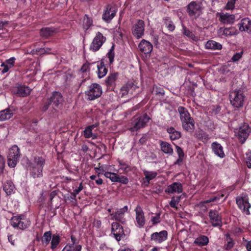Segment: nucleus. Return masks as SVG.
<instances>
[{"label":"nucleus","instance_id":"nucleus-2","mask_svg":"<svg viewBox=\"0 0 251 251\" xmlns=\"http://www.w3.org/2000/svg\"><path fill=\"white\" fill-rule=\"evenodd\" d=\"M150 120V118L147 113L134 116L131 122L132 126L129 129L130 130L134 132L145 127Z\"/></svg>","mask_w":251,"mask_h":251},{"label":"nucleus","instance_id":"nucleus-28","mask_svg":"<svg viewBox=\"0 0 251 251\" xmlns=\"http://www.w3.org/2000/svg\"><path fill=\"white\" fill-rule=\"evenodd\" d=\"M159 144L161 151L164 153L169 154L170 155H172L173 153V149L172 145L170 143L165 141L159 140Z\"/></svg>","mask_w":251,"mask_h":251},{"label":"nucleus","instance_id":"nucleus-22","mask_svg":"<svg viewBox=\"0 0 251 251\" xmlns=\"http://www.w3.org/2000/svg\"><path fill=\"white\" fill-rule=\"evenodd\" d=\"M128 211L127 206H125L122 208H121L115 212H113L111 215L113 216L112 219L118 221L124 224L125 222V219L124 218L125 214Z\"/></svg>","mask_w":251,"mask_h":251},{"label":"nucleus","instance_id":"nucleus-63","mask_svg":"<svg viewBox=\"0 0 251 251\" xmlns=\"http://www.w3.org/2000/svg\"><path fill=\"white\" fill-rule=\"evenodd\" d=\"M155 91L156 95H160L161 96H163L164 95V90L160 87H155Z\"/></svg>","mask_w":251,"mask_h":251},{"label":"nucleus","instance_id":"nucleus-64","mask_svg":"<svg viewBox=\"0 0 251 251\" xmlns=\"http://www.w3.org/2000/svg\"><path fill=\"white\" fill-rule=\"evenodd\" d=\"M246 164L248 168H251V153L247 154Z\"/></svg>","mask_w":251,"mask_h":251},{"label":"nucleus","instance_id":"nucleus-41","mask_svg":"<svg viewBox=\"0 0 251 251\" xmlns=\"http://www.w3.org/2000/svg\"><path fill=\"white\" fill-rule=\"evenodd\" d=\"M163 22L165 26L170 31H173L175 29V25L171 18L169 17H166L163 18Z\"/></svg>","mask_w":251,"mask_h":251},{"label":"nucleus","instance_id":"nucleus-39","mask_svg":"<svg viewBox=\"0 0 251 251\" xmlns=\"http://www.w3.org/2000/svg\"><path fill=\"white\" fill-rule=\"evenodd\" d=\"M52 236L50 231H46L41 239L42 244L45 246H47L51 241Z\"/></svg>","mask_w":251,"mask_h":251},{"label":"nucleus","instance_id":"nucleus-12","mask_svg":"<svg viewBox=\"0 0 251 251\" xmlns=\"http://www.w3.org/2000/svg\"><path fill=\"white\" fill-rule=\"evenodd\" d=\"M209 221L213 227H221L222 217L220 213L216 210H210L208 212Z\"/></svg>","mask_w":251,"mask_h":251},{"label":"nucleus","instance_id":"nucleus-26","mask_svg":"<svg viewBox=\"0 0 251 251\" xmlns=\"http://www.w3.org/2000/svg\"><path fill=\"white\" fill-rule=\"evenodd\" d=\"M211 147L213 151L216 155L220 158H224L225 156L223 148L220 144L217 142H213L211 144Z\"/></svg>","mask_w":251,"mask_h":251},{"label":"nucleus","instance_id":"nucleus-6","mask_svg":"<svg viewBox=\"0 0 251 251\" xmlns=\"http://www.w3.org/2000/svg\"><path fill=\"white\" fill-rule=\"evenodd\" d=\"M20 156V150L17 146H13L9 151L8 164L10 167L14 168L19 160Z\"/></svg>","mask_w":251,"mask_h":251},{"label":"nucleus","instance_id":"nucleus-30","mask_svg":"<svg viewBox=\"0 0 251 251\" xmlns=\"http://www.w3.org/2000/svg\"><path fill=\"white\" fill-rule=\"evenodd\" d=\"M209 243V239L205 235H200L194 242V244L199 247H201L208 245Z\"/></svg>","mask_w":251,"mask_h":251},{"label":"nucleus","instance_id":"nucleus-49","mask_svg":"<svg viewBox=\"0 0 251 251\" xmlns=\"http://www.w3.org/2000/svg\"><path fill=\"white\" fill-rule=\"evenodd\" d=\"M116 182H119L123 184H127L129 180L128 178L124 176H119L117 175V177Z\"/></svg>","mask_w":251,"mask_h":251},{"label":"nucleus","instance_id":"nucleus-33","mask_svg":"<svg viewBox=\"0 0 251 251\" xmlns=\"http://www.w3.org/2000/svg\"><path fill=\"white\" fill-rule=\"evenodd\" d=\"M12 110L7 108L0 111V121L10 119L13 115Z\"/></svg>","mask_w":251,"mask_h":251},{"label":"nucleus","instance_id":"nucleus-16","mask_svg":"<svg viewBox=\"0 0 251 251\" xmlns=\"http://www.w3.org/2000/svg\"><path fill=\"white\" fill-rule=\"evenodd\" d=\"M13 92L19 97H25L29 95L30 90L28 86L17 83L14 87Z\"/></svg>","mask_w":251,"mask_h":251},{"label":"nucleus","instance_id":"nucleus-57","mask_svg":"<svg viewBox=\"0 0 251 251\" xmlns=\"http://www.w3.org/2000/svg\"><path fill=\"white\" fill-rule=\"evenodd\" d=\"M93 136L92 131H91V129H88L87 127H85V130H84V136L86 138H90L91 136Z\"/></svg>","mask_w":251,"mask_h":251},{"label":"nucleus","instance_id":"nucleus-7","mask_svg":"<svg viewBox=\"0 0 251 251\" xmlns=\"http://www.w3.org/2000/svg\"><path fill=\"white\" fill-rule=\"evenodd\" d=\"M49 99L51 103L53 109L55 111L62 108L64 98L61 93L57 91L53 92L51 96Z\"/></svg>","mask_w":251,"mask_h":251},{"label":"nucleus","instance_id":"nucleus-35","mask_svg":"<svg viewBox=\"0 0 251 251\" xmlns=\"http://www.w3.org/2000/svg\"><path fill=\"white\" fill-rule=\"evenodd\" d=\"M96 169L101 171L102 170L101 174L104 175V176L108 178H109L110 180L112 182H116L117 177V174L114 173H111L109 172H105L103 169H101L100 168H97ZM100 173H99L98 174V176L99 177L100 176Z\"/></svg>","mask_w":251,"mask_h":251},{"label":"nucleus","instance_id":"nucleus-5","mask_svg":"<svg viewBox=\"0 0 251 251\" xmlns=\"http://www.w3.org/2000/svg\"><path fill=\"white\" fill-rule=\"evenodd\" d=\"M251 132V128L247 123H245L241 125L236 135L239 142L241 144L245 143Z\"/></svg>","mask_w":251,"mask_h":251},{"label":"nucleus","instance_id":"nucleus-62","mask_svg":"<svg viewBox=\"0 0 251 251\" xmlns=\"http://www.w3.org/2000/svg\"><path fill=\"white\" fill-rule=\"evenodd\" d=\"M50 105H51V103L49 99H48L47 101L44 103L42 107V110L44 111H47Z\"/></svg>","mask_w":251,"mask_h":251},{"label":"nucleus","instance_id":"nucleus-54","mask_svg":"<svg viewBox=\"0 0 251 251\" xmlns=\"http://www.w3.org/2000/svg\"><path fill=\"white\" fill-rule=\"evenodd\" d=\"M15 60V58L12 57L6 60L4 63L6 64L9 68H11L14 66Z\"/></svg>","mask_w":251,"mask_h":251},{"label":"nucleus","instance_id":"nucleus-45","mask_svg":"<svg viewBox=\"0 0 251 251\" xmlns=\"http://www.w3.org/2000/svg\"><path fill=\"white\" fill-rule=\"evenodd\" d=\"M118 162L120 165L121 166V167L119 169L122 170L124 174H126L128 172L131 171L132 170L131 167L124 161L119 160Z\"/></svg>","mask_w":251,"mask_h":251},{"label":"nucleus","instance_id":"nucleus-59","mask_svg":"<svg viewBox=\"0 0 251 251\" xmlns=\"http://www.w3.org/2000/svg\"><path fill=\"white\" fill-rule=\"evenodd\" d=\"M242 54L243 53L242 52H236L235 54L233 55V56L231 58V60L233 62L238 61L241 58Z\"/></svg>","mask_w":251,"mask_h":251},{"label":"nucleus","instance_id":"nucleus-60","mask_svg":"<svg viewBox=\"0 0 251 251\" xmlns=\"http://www.w3.org/2000/svg\"><path fill=\"white\" fill-rule=\"evenodd\" d=\"M83 189V184L82 182H81L79 184V185L77 189H75L74 191L73 192L74 193V197H76V195L79 194V193L82 191Z\"/></svg>","mask_w":251,"mask_h":251},{"label":"nucleus","instance_id":"nucleus-58","mask_svg":"<svg viewBox=\"0 0 251 251\" xmlns=\"http://www.w3.org/2000/svg\"><path fill=\"white\" fill-rule=\"evenodd\" d=\"M90 63L86 62L84 63L80 68V71L82 73H86L87 71H89V65Z\"/></svg>","mask_w":251,"mask_h":251},{"label":"nucleus","instance_id":"nucleus-43","mask_svg":"<svg viewBox=\"0 0 251 251\" xmlns=\"http://www.w3.org/2000/svg\"><path fill=\"white\" fill-rule=\"evenodd\" d=\"M226 236V243L225 244V250H229L234 247L235 243L233 239L231 238L229 234L227 233Z\"/></svg>","mask_w":251,"mask_h":251},{"label":"nucleus","instance_id":"nucleus-23","mask_svg":"<svg viewBox=\"0 0 251 251\" xmlns=\"http://www.w3.org/2000/svg\"><path fill=\"white\" fill-rule=\"evenodd\" d=\"M119 76L117 72L110 73L105 80V83L107 88L110 89H113L116 85V81Z\"/></svg>","mask_w":251,"mask_h":251},{"label":"nucleus","instance_id":"nucleus-40","mask_svg":"<svg viewBox=\"0 0 251 251\" xmlns=\"http://www.w3.org/2000/svg\"><path fill=\"white\" fill-rule=\"evenodd\" d=\"M93 20L88 16L85 15L83 20V28L86 31L93 25Z\"/></svg>","mask_w":251,"mask_h":251},{"label":"nucleus","instance_id":"nucleus-17","mask_svg":"<svg viewBox=\"0 0 251 251\" xmlns=\"http://www.w3.org/2000/svg\"><path fill=\"white\" fill-rule=\"evenodd\" d=\"M57 32L58 29L54 27H44L40 29L39 34L44 39H49L55 35Z\"/></svg>","mask_w":251,"mask_h":251},{"label":"nucleus","instance_id":"nucleus-37","mask_svg":"<svg viewBox=\"0 0 251 251\" xmlns=\"http://www.w3.org/2000/svg\"><path fill=\"white\" fill-rule=\"evenodd\" d=\"M61 241V237L58 234H54L52 235L51 239L50 249L52 250L57 248Z\"/></svg>","mask_w":251,"mask_h":251},{"label":"nucleus","instance_id":"nucleus-11","mask_svg":"<svg viewBox=\"0 0 251 251\" xmlns=\"http://www.w3.org/2000/svg\"><path fill=\"white\" fill-rule=\"evenodd\" d=\"M86 94L90 100H94L101 96L102 94L101 87L98 83H93L89 86V89L86 92Z\"/></svg>","mask_w":251,"mask_h":251},{"label":"nucleus","instance_id":"nucleus-10","mask_svg":"<svg viewBox=\"0 0 251 251\" xmlns=\"http://www.w3.org/2000/svg\"><path fill=\"white\" fill-rule=\"evenodd\" d=\"M201 9L200 3L193 1L187 5L186 11L190 17L196 19L201 14Z\"/></svg>","mask_w":251,"mask_h":251},{"label":"nucleus","instance_id":"nucleus-46","mask_svg":"<svg viewBox=\"0 0 251 251\" xmlns=\"http://www.w3.org/2000/svg\"><path fill=\"white\" fill-rule=\"evenodd\" d=\"M115 45L113 44L110 49L109 50L106 56L109 59L110 64H112L114 60L115 52H114Z\"/></svg>","mask_w":251,"mask_h":251},{"label":"nucleus","instance_id":"nucleus-47","mask_svg":"<svg viewBox=\"0 0 251 251\" xmlns=\"http://www.w3.org/2000/svg\"><path fill=\"white\" fill-rule=\"evenodd\" d=\"M180 200V197H177L176 198H175V197H173L171 198V200L169 203L170 206L174 208H175L176 209H177V205L179 202Z\"/></svg>","mask_w":251,"mask_h":251},{"label":"nucleus","instance_id":"nucleus-44","mask_svg":"<svg viewBox=\"0 0 251 251\" xmlns=\"http://www.w3.org/2000/svg\"><path fill=\"white\" fill-rule=\"evenodd\" d=\"M143 172L146 178L150 181L155 178L157 175V172L155 171H149L146 170H144Z\"/></svg>","mask_w":251,"mask_h":251},{"label":"nucleus","instance_id":"nucleus-25","mask_svg":"<svg viewBox=\"0 0 251 251\" xmlns=\"http://www.w3.org/2000/svg\"><path fill=\"white\" fill-rule=\"evenodd\" d=\"M177 110L179 113L180 119L181 123L188 121L190 119H193L191 117L188 110L184 107L180 106L178 107Z\"/></svg>","mask_w":251,"mask_h":251},{"label":"nucleus","instance_id":"nucleus-14","mask_svg":"<svg viewBox=\"0 0 251 251\" xmlns=\"http://www.w3.org/2000/svg\"><path fill=\"white\" fill-rule=\"evenodd\" d=\"M117 9L111 5L108 4L104 9L102 16V19L107 23H109L116 15Z\"/></svg>","mask_w":251,"mask_h":251},{"label":"nucleus","instance_id":"nucleus-19","mask_svg":"<svg viewBox=\"0 0 251 251\" xmlns=\"http://www.w3.org/2000/svg\"><path fill=\"white\" fill-rule=\"evenodd\" d=\"M168 237V232L166 230H162L159 232H155L151 235V240L155 243H161L166 241Z\"/></svg>","mask_w":251,"mask_h":251},{"label":"nucleus","instance_id":"nucleus-18","mask_svg":"<svg viewBox=\"0 0 251 251\" xmlns=\"http://www.w3.org/2000/svg\"><path fill=\"white\" fill-rule=\"evenodd\" d=\"M140 51L144 53L146 56H150L153 49L152 45L149 41L143 39L138 45Z\"/></svg>","mask_w":251,"mask_h":251},{"label":"nucleus","instance_id":"nucleus-20","mask_svg":"<svg viewBox=\"0 0 251 251\" xmlns=\"http://www.w3.org/2000/svg\"><path fill=\"white\" fill-rule=\"evenodd\" d=\"M183 192V186L179 182H175L168 185L165 190V192L168 194L177 193L180 194Z\"/></svg>","mask_w":251,"mask_h":251},{"label":"nucleus","instance_id":"nucleus-51","mask_svg":"<svg viewBox=\"0 0 251 251\" xmlns=\"http://www.w3.org/2000/svg\"><path fill=\"white\" fill-rule=\"evenodd\" d=\"M237 0H229L227 2L226 9V10H232L235 7V3Z\"/></svg>","mask_w":251,"mask_h":251},{"label":"nucleus","instance_id":"nucleus-42","mask_svg":"<svg viewBox=\"0 0 251 251\" xmlns=\"http://www.w3.org/2000/svg\"><path fill=\"white\" fill-rule=\"evenodd\" d=\"M122 87L123 89H126L128 92L132 93L133 91L138 88V87L132 81H128L126 84L124 85Z\"/></svg>","mask_w":251,"mask_h":251},{"label":"nucleus","instance_id":"nucleus-21","mask_svg":"<svg viewBox=\"0 0 251 251\" xmlns=\"http://www.w3.org/2000/svg\"><path fill=\"white\" fill-rule=\"evenodd\" d=\"M136 222L139 227H143L145 224V218L143 210L140 205H138L135 210Z\"/></svg>","mask_w":251,"mask_h":251},{"label":"nucleus","instance_id":"nucleus-38","mask_svg":"<svg viewBox=\"0 0 251 251\" xmlns=\"http://www.w3.org/2000/svg\"><path fill=\"white\" fill-rule=\"evenodd\" d=\"M195 137L203 143H206L209 139V135L202 130L197 131L195 133Z\"/></svg>","mask_w":251,"mask_h":251},{"label":"nucleus","instance_id":"nucleus-27","mask_svg":"<svg viewBox=\"0 0 251 251\" xmlns=\"http://www.w3.org/2000/svg\"><path fill=\"white\" fill-rule=\"evenodd\" d=\"M166 131L169 134V138L172 141L178 140L181 137V132L172 126L168 127Z\"/></svg>","mask_w":251,"mask_h":251},{"label":"nucleus","instance_id":"nucleus-55","mask_svg":"<svg viewBox=\"0 0 251 251\" xmlns=\"http://www.w3.org/2000/svg\"><path fill=\"white\" fill-rule=\"evenodd\" d=\"M8 241L11 243V244L13 246L15 245V241L17 240V235L14 234H8Z\"/></svg>","mask_w":251,"mask_h":251},{"label":"nucleus","instance_id":"nucleus-53","mask_svg":"<svg viewBox=\"0 0 251 251\" xmlns=\"http://www.w3.org/2000/svg\"><path fill=\"white\" fill-rule=\"evenodd\" d=\"M217 199H218V198L216 197H213L212 198H211L209 200H205L202 201H201L200 203V204H201V206H204L205 208L206 209L207 207L205 206L206 204L210 203L211 202H214V201H216Z\"/></svg>","mask_w":251,"mask_h":251},{"label":"nucleus","instance_id":"nucleus-31","mask_svg":"<svg viewBox=\"0 0 251 251\" xmlns=\"http://www.w3.org/2000/svg\"><path fill=\"white\" fill-rule=\"evenodd\" d=\"M205 48L211 50H220L222 49V45L214 40H209L206 43Z\"/></svg>","mask_w":251,"mask_h":251},{"label":"nucleus","instance_id":"nucleus-29","mask_svg":"<svg viewBox=\"0 0 251 251\" xmlns=\"http://www.w3.org/2000/svg\"><path fill=\"white\" fill-rule=\"evenodd\" d=\"M182 123V126L184 130L188 132L192 133L195 128V122L194 119H190L188 121H185Z\"/></svg>","mask_w":251,"mask_h":251},{"label":"nucleus","instance_id":"nucleus-36","mask_svg":"<svg viewBox=\"0 0 251 251\" xmlns=\"http://www.w3.org/2000/svg\"><path fill=\"white\" fill-rule=\"evenodd\" d=\"M97 68L98 75L99 78H101L106 75L108 70L103 61H101L100 63L97 65Z\"/></svg>","mask_w":251,"mask_h":251},{"label":"nucleus","instance_id":"nucleus-61","mask_svg":"<svg viewBox=\"0 0 251 251\" xmlns=\"http://www.w3.org/2000/svg\"><path fill=\"white\" fill-rule=\"evenodd\" d=\"M176 152L178 155L179 157H184V153L183 152V150L180 148V147L178 146H176Z\"/></svg>","mask_w":251,"mask_h":251},{"label":"nucleus","instance_id":"nucleus-3","mask_svg":"<svg viewBox=\"0 0 251 251\" xmlns=\"http://www.w3.org/2000/svg\"><path fill=\"white\" fill-rule=\"evenodd\" d=\"M229 98L231 104L234 107L239 108L243 106L245 96L240 90H235L231 92Z\"/></svg>","mask_w":251,"mask_h":251},{"label":"nucleus","instance_id":"nucleus-8","mask_svg":"<svg viewBox=\"0 0 251 251\" xmlns=\"http://www.w3.org/2000/svg\"><path fill=\"white\" fill-rule=\"evenodd\" d=\"M145 24L142 20H138L132 26L131 32L133 36L137 39L141 38L144 35Z\"/></svg>","mask_w":251,"mask_h":251},{"label":"nucleus","instance_id":"nucleus-1","mask_svg":"<svg viewBox=\"0 0 251 251\" xmlns=\"http://www.w3.org/2000/svg\"><path fill=\"white\" fill-rule=\"evenodd\" d=\"M46 164V159L43 156L34 157L33 161L28 165L29 175L34 178L43 176V170Z\"/></svg>","mask_w":251,"mask_h":251},{"label":"nucleus","instance_id":"nucleus-50","mask_svg":"<svg viewBox=\"0 0 251 251\" xmlns=\"http://www.w3.org/2000/svg\"><path fill=\"white\" fill-rule=\"evenodd\" d=\"M151 221L153 225H155L159 223L161 221L160 213H156V215L155 216H152L151 218Z\"/></svg>","mask_w":251,"mask_h":251},{"label":"nucleus","instance_id":"nucleus-24","mask_svg":"<svg viewBox=\"0 0 251 251\" xmlns=\"http://www.w3.org/2000/svg\"><path fill=\"white\" fill-rule=\"evenodd\" d=\"M239 30L241 31H246L248 33H251V20L249 18L242 19L239 24Z\"/></svg>","mask_w":251,"mask_h":251},{"label":"nucleus","instance_id":"nucleus-9","mask_svg":"<svg viewBox=\"0 0 251 251\" xmlns=\"http://www.w3.org/2000/svg\"><path fill=\"white\" fill-rule=\"evenodd\" d=\"M106 41V38L100 32L96 33L90 46V50L93 52L99 50Z\"/></svg>","mask_w":251,"mask_h":251},{"label":"nucleus","instance_id":"nucleus-4","mask_svg":"<svg viewBox=\"0 0 251 251\" xmlns=\"http://www.w3.org/2000/svg\"><path fill=\"white\" fill-rule=\"evenodd\" d=\"M11 224L15 228L24 230L30 224V221L23 215L14 216L11 220Z\"/></svg>","mask_w":251,"mask_h":251},{"label":"nucleus","instance_id":"nucleus-15","mask_svg":"<svg viewBox=\"0 0 251 251\" xmlns=\"http://www.w3.org/2000/svg\"><path fill=\"white\" fill-rule=\"evenodd\" d=\"M236 203L239 209H241L243 212L246 215H249L250 214L249 209L251 207V204L246 197H237L236 199Z\"/></svg>","mask_w":251,"mask_h":251},{"label":"nucleus","instance_id":"nucleus-13","mask_svg":"<svg viewBox=\"0 0 251 251\" xmlns=\"http://www.w3.org/2000/svg\"><path fill=\"white\" fill-rule=\"evenodd\" d=\"M111 233L117 241H120L125 236L123 226L117 222L112 224Z\"/></svg>","mask_w":251,"mask_h":251},{"label":"nucleus","instance_id":"nucleus-48","mask_svg":"<svg viewBox=\"0 0 251 251\" xmlns=\"http://www.w3.org/2000/svg\"><path fill=\"white\" fill-rule=\"evenodd\" d=\"M182 30H183V33L186 36L193 39L195 36L194 34L192 33V31H191L190 30H189L188 28H187L186 27H185L184 25H182Z\"/></svg>","mask_w":251,"mask_h":251},{"label":"nucleus","instance_id":"nucleus-32","mask_svg":"<svg viewBox=\"0 0 251 251\" xmlns=\"http://www.w3.org/2000/svg\"><path fill=\"white\" fill-rule=\"evenodd\" d=\"M219 32L222 35L225 36H230L236 34V29L235 27L232 26L226 28L221 27L219 29Z\"/></svg>","mask_w":251,"mask_h":251},{"label":"nucleus","instance_id":"nucleus-52","mask_svg":"<svg viewBox=\"0 0 251 251\" xmlns=\"http://www.w3.org/2000/svg\"><path fill=\"white\" fill-rule=\"evenodd\" d=\"M230 15H228L226 14H222L220 15V20L221 22L223 23H230Z\"/></svg>","mask_w":251,"mask_h":251},{"label":"nucleus","instance_id":"nucleus-56","mask_svg":"<svg viewBox=\"0 0 251 251\" xmlns=\"http://www.w3.org/2000/svg\"><path fill=\"white\" fill-rule=\"evenodd\" d=\"M70 238H71V242L72 243V245H75V251H76V247L77 246H82L81 245L79 244V241H77V239L74 235H71Z\"/></svg>","mask_w":251,"mask_h":251},{"label":"nucleus","instance_id":"nucleus-34","mask_svg":"<svg viewBox=\"0 0 251 251\" xmlns=\"http://www.w3.org/2000/svg\"><path fill=\"white\" fill-rule=\"evenodd\" d=\"M15 189V186L11 180H7L3 186V190L7 195H10Z\"/></svg>","mask_w":251,"mask_h":251}]
</instances>
